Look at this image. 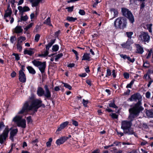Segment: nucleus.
Segmentation results:
<instances>
[{
  "instance_id": "1",
  "label": "nucleus",
  "mask_w": 153,
  "mask_h": 153,
  "mask_svg": "<svg viewBox=\"0 0 153 153\" xmlns=\"http://www.w3.org/2000/svg\"><path fill=\"white\" fill-rule=\"evenodd\" d=\"M42 101L39 100L31 99L25 102L22 109L18 112L19 114H22L26 112L28 110L36 111L38 108L41 106Z\"/></svg>"
},
{
  "instance_id": "2",
  "label": "nucleus",
  "mask_w": 153,
  "mask_h": 153,
  "mask_svg": "<svg viewBox=\"0 0 153 153\" xmlns=\"http://www.w3.org/2000/svg\"><path fill=\"white\" fill-rule=\"evenodd\" d=\"M140 102L139 101L134 106L129 109L130 114L128 117L129 119L132 120L134 118L136 117L142 108L140 106Z\"/></svg>"
},
{
  "instance_id": "3",
  "label": "nucleus",
  "mask_w": 153,
  "mask_h": 153,
  "mask_svg": "<svg viewBox=\"0 0 153 153\" xmlns=\"http://www.w3.org/2000/svg\"><path fill=\"white\" fill-rule=\"evenodd\" d=\"M127 22L123 17L118 18L114 22V25L116 28L123 29L126 27Z\"/></svg>"
},
{
  "instance_id": "4",
  "label": "nucleus",
  "mask_w": 153,
  "mask_h": 153,
  "mask_svg": "<svg viewBox=\"0 0 153 153\" xmlns=\"http://www.w3.org/2000/svg\"><path fill=\"white\" fill-rule=\"evenodd\" d=\"M13 121L19 126L24 128L26 127V120L24 119H22L21 116H16L13 118Z\"/></svg>"
},
{
  "instance_id": "5",
  "label": "nucleus",
  "mask_w": 153,
  "mask_h": 153,
  "mask_svg": "<svg viewBox=\"0 0 153 153\" xmlns=\"http://www.w3.org/2000/svg\"><path fill=\"white\" fill-rule=\"evenodd\" d=\"M32 63L35 66L38 67L42 73L45 72L46 68V62H42L37 60H34L32 61Z\"/></svg>"
},
{
  "instance_id": "6",
  "label": "nucleus",
  "mask_w": 153,
  "mask_h": 153,
  "mask_svg": "<svg viewBox=\"0 0 153 153\" xmlns=\"http://www.w3.org/2000/svg\"><path fill=\"white\" fill-rule=\"evenodd\" d=\"M122 11L123 16L127 18L130 22L133 23L134 21V17L128 9L122 8Z\"/></svg>"
},
{
  "instance_id": "7",
  "label": "nucleus",
  "mask_w": 153,
  "mask_h": 153,
  "mask_svg": "<svg viewBox=\"0 0 153 153\" xmlns=\"http://www.w3.org/2000/svg\"><path fill=\"white\" fill-rule=\"evenodd\" d=\"M139 39L142 42H148L150 39V36L148 33L141 32L139 36Z\"/></svg>"
},
{
  "instance_id": "8",
  "label": "nucleus",
  "mask_w": 153,
  "mask_h": 153,
  "mask_svg": "<svg viewBox=\"0 0 153 153\" xmlns=\"http://www.w3.org/2000/svg\"><path fill=\"white\" fill-rule=\"evenodd\" d=\"M68 140V138L66 136L62 137L57 139L56 142V143L57 146H59L63 144Z\"/></svg>"
},
{
  "instance_id": "9",
  "label": "nucleus",
  "mask_w": 153,
  "mask_h": 153,
  "mask_svg": "<svg viewBox=\"0 0 153 153\" xmlns=\"http://www.w3.org/2000/svg\"><path fill=\"white\" fill-rule=\"evenodd\" d=\"M131 126V122L126 121L122 122L121 128L123 130L128 129Z\"/></svg>"
},
{
  "instance_id": "10",
  "label": "nucleus",
  "mask_w": 153,
  "mask_h": 153,
  "mask_svg": "<svg viewBox=\"0 0 153 153\" xmlns=\"http://www.w3.org/2000/svg\"><path fill=\"white\" fill-rule=\"evenodd\" d=\"M44 88L45 91H44L43 95L45 97L48 98H50L51 97V94L50 91L48 88V86L47 85H45L44 86Z\"/></svg>"
},
{
  "instance_id": "11",
  "label": "nucleus",
  "mask_w": 153,
  "mask_h": 153,
  "mask_svg": "<svg viewBox=\"0 0 153 153\" xmlns=\"http://www.w3.org/2000/svg\"><path fill=\"white\" fill-rule=\"evenodd\" d=\"M19 80L22 82H25L26 81V77L25 74L22 70L19 71Z\"/></svg>"
},
{
  "instance_id": "12",
  "label": "nucleus",
  "mask_w": 153,
  "mask_h": 153,
  "mask_svg": "<svg viewBox=\"0 0 153 153\" xmlns=\"http://www.w3.org/2000/svg\"><path fill=\"white\" fill-rule=\"evenodd\" d=\"M142 97L139 94H134L132 95L131 97L128 99V100L130 101H137V100H140Z\"/></svg>"
},
{
  "instance_id": "13",
  "label": "nucleus",
  "mask_w": 153,
  "mask_h": 153,
  "mask_svg": "<svg viewBox=\"0 0 153 153\" xmlns=\"http://www.w3.org/2000/svg\"><path fill=\"white\" fill-rule=\"evenodd\" d=\"M18 9L20 12L23 13L25 12L29 11L30 9L27 6H24L23 7L21 6H19L18 7Z\"/></svg>"
},
{
  "instance_id": "14",
  "label": "nucleus",
  "mask_w": 153,
  "mask_h": 153,
  "mask_svg": "<svg viewBox=\"0 0 153 153\" xmlns=\"http://www.w3.org/2000/svg\"><path fill=\"white\" fill-rule=\"evenodd\" d=\"M69 123V122H68L66 121L62 123L59 126L58 128L57 131H60L62 129H64L67 126Z\"/></svg>"
},
{
  "instance_id": "15",
  "label": "nucleus",
  "mask_w": 153,
  "mask_h": 153,
  "mask_svg": "<svg viewBox=\"0 0 153 153\" xmlns=\"http://www.w3.org/2000/svg\"><path fill=\"white\" fill-rule=\"evenodd\" d=\"M8 134H0V143L3 144L6 141Z\"/></svg>"
},
{
  "instance_id": "16",
  "label": "nucleus",
  "mask_w": 153,
  "mask_h": 153,
  "mask_svg": "<svg viewBox=\"0 0 153 153\" xmlns=\"http://www.w3.org/2000/svg\"><path fill=\"white\" fill-rule=\"evenodd\" d=\"M136 46L137 48L136 52L140 54H142L144 51L143 48L139 44H137Z\"/></svg>"
},
{
  "instance_id": "17",
  "label": "nucleus",
  "mask_w": 153,
  "mask_h": 153,
  "mask_svg": "<svg viewBox=\"0 0 153 153\" xmlns=\"http://www.w3.org/2000/svg\"><path fill=\"white\" fill-rule=\"evenodd\" d=\"M44 91L43 88L39 87L37 89V95L39 96H42L43 95Z\"/></svg>"
},
{
  "instance_id": "18",
  "label": "nucleus",
  "mask_w": 153,
  "mask_h": 153,
  "mask_svg": "<svg viewBox=\"0 0 153 153\" xmlns=\"http://www.w3.org/2000/svg\"><path fill=\"white\" fill-rule=\"evenodd\" d=\"M33 49L30 48V50L25 49L24 52V54H28L31 56L34 53V52L33 51Z\"/></svg>"
},
{
  "instance_id": "19",
  "label": "nucleus",
  "mask_w": 153,
  "mask_h": 153,
  "mask_svg": "<svg viewBox=\"0 0 153 153\" xmlns=\"http://www.w3.org/2000/svg\"><path fill=\"white\" fill-rule=\"evenodd\" d=\"M23 29L21 26H17L14 28L13 32L16 33H19L22 32Z\"/></svg>"
},
{
  "instance_id": "20",
  "label": "nucleus",
  "mask_w": 153,
  "mask_h": 153,
  "mask_svg": "<svg viewBox=\"0 0 153 153\" xmlns=\"http://www.w3.org/2000/svg\"><path fill=\"white\" fill-rule=\"evenodd\" d=\"M42 0H29L30 2L32 3V6L33 7L37 6L39 2Z\"/></svg>"
},
{
  "instance_id": "21",
  "label": "nucleus",
  "mask_w": 153,
  "mask_h": 153,
  "mask_svg": "<svg viewBox=\"0 0 153 153\" xmlns=\"http://www.w3.org/2000/svg\"><path fill=\"white\" fill-rule=\"evenodd\" d=\"M12 11L11 10L8 8L7 10H6L5 12V13L4 14V19H6L7 17H10V15L12 13Z\"/></svg>"
},
{
  "instance_id": "22",
  "label": "nucleus",
  "mask_w": 153,
  "mask_h": 153,
  "mask_svg": "<svg viewBox=\"0 0 153 153\" xmlns=\"http://www.w3.org/2000/svg\"><path fill=\"white\" fill-rule=\"evenodd\" d=\"M27 68L29 72L31 74H34L36 73V71L31 66H28Z\"/></svg>"
},
{
  "instance_id": "23",
  "label": "nucleus",
  "mask_w": 153,
  "mask_h": 153,
  "mask_svg": "<svg viewBox=\"0 0 153 153\" xmlns=\"http://www.w3.org/2000/svg\"><path fill=\"white\" fill-rule=\"evenodd\" d=\"M146 113L148 117H153V110L147 111Z\"/></svg>"
},
{
  "instance_id": "24",
  "label": "nucleus",
  "mask_w": 153,
  "mask_h": 153,
  "mask_svg": "<svg viewBox=\"0 0 153 153\" xmlns=\"http://www.w3.org/2000/svg\"><path fill=\"white\" fill-rule=\"evenodd\" d=\"M90 54L86 53L84 54V55L82 56V60H90Z\"/></svg>"
},
{
  "instance_id": "25",
  "label": "nucleus",
  "mask_w": 153,
  "mask_h": 153,
  "mask_svg": "<svg viewBox=\"0 0 153 153\" xmlns=\"http://www.w3.org/2000/svg\"><path fill=\"white\" fill-rule=\"evenodd\" d=\"M44 23L50 26H52L51 23V19L50 17H48L44 22Z\"/></svg>"
},
{
  "instance_id": "26",
  "label": "nucleus",
  "mask_w": 153,
  "mask_h": 153,
  "mask_svg": "<svg viewBox=\"0 0 153 153\" xmlns=\"http://www.w3.org/2000/svg\"><path fill=\"white\" fill-rule=\"evenodd\" d=\"M25 38L23 36H20L18 38V43H20L25 40Z\"/></svg>"
},
{
  "instance_id": "27",
  "label": "nucleus",
  "mask_w": 153,
  "mask_h": 153,
  "mask_svg": "<svg viewBox=\"0 0 153 153\" xmlns=\"http://www.w3.org/2000/svg\"><path fill=\"white\" fill-rule=\"evenodd\" d=\"M59 48V46L58 45H55L53 46L52 50L53 51H57Z\"/></svg>"
},
{
  "instance_id": "28",
  "label": "nucleus",
  "mask_w": 153,
  "mask_h": 153,
  "mask_svg": "<svg viewBox=\"0 0 153 153\" xmlns=\"http://www.w3.org/2000/svg\"><path fill=\"white\" fill-rule=\"evenodd\" d=\"M152 24H147L146 25V28L149 30V31L151 33L152 32Z\"/></svg>"
},
{
  "instance_id": "29",
  "label": "nucleus",
  "mask_w": 153,
  "mask_h": 153,
  "mask_svg": "<svg viewBox=\"0 0 153 153\" xmlns=\"http://www.w3.org/2000/svg\"><path fill=\"white\" fill-rule=\"evenodd\" d=\"M67 19L70 22H74L77 19L76 18H73L72 17H68L67 18Z\"/></svg>"
},
{
  "instance_id": "30",
  "label": "nucleus",
  "mask_w": 153,
  "mask_h": 153,
  "mask_svg": "<svg viewBox=\"0 0 153 153\" xmlns=\"http://www.w3.org/2000/svg\"><path fill=\"white\" fill-rule=\"evenodd\" d=\"M63 56V54L62 53H61L59 54H58L57 55L54 56L55 57V59L56 61H57L58 60V59L62 57Z\"/></svg>"
},
{
  "instance_id": "31",
  "label": "nucleus",
  "mask_w": 153,
  "mask_h": 153,
  "mask_svg": "<svg viewBox=\"0 0 153 153\" xmlns=\"http://www.w3.org/2000/svg\"><path fill=\"white\" fill-rule=\"evenodd\" d=\"M28 19V17L27 15H25L24 16H21L20 19L21 21H26Z\"/></svg>"
},
{
  "instance_id": "32",
  "label": "nucleus",
  "mask_w": 153,
  "mask_h": 153,
  "mask_svg": "<svg viewBox=\"0 0 153 153\" xmlns=\"http://www.w3.org/2000/svg\"><path fill=\"white\" fill-rule=\"evenodd\" d=\"M10 130H11L10 134H16L18 132V129L16 128H12Z\"/></svg>"
},
{
  "instance_id": "33",
  "label": "nucleus",
  "mask_w": 153,
  "mask_h": 153,
  "mask_svg": "<svg viewBox=\"0 0 153 153\" xmlns=\"http://www.w3.org/2000/svg\"><path fill=\"white\" fill-rule=\"evenodd\" d=\"M110 10L111 13L112 12L114 13V17H115L117 16L118 14V12L117 10L114 9H111Z\"/></svg>"
},
{
  "instance_id": "34",
  "label": "nucleus",
  "mask_w": 153,
  "mask_h": 153,
  "mask_svg": "<svg viewBox=\"0 0 153 153\" xmlns=\"http://www.w3.org/2000/svg\"><path fill=\"white\" fill-rule=\"evenodd\" d=\"M126 34L128 37L130 38L133 34V33L132 32H127L126 33Z\"/></svg>"
},
{
  "instance_id": "35",
  "label": "nucleus",
  "mask_w": 153,
  "mask_h": 153,
  "mask_svg": "<svg viewBox=\"0 0 153 153\" xmlns=\"http://www.w3.org/2000/svg\"><path fill=\"white\" fill-rule=\"evenodd\" d=\"M122 46L124 48H128L129 46V43L127 42L126 43H123L121 44Z\"/></svg>"
},
{
  "instance_id": "36",
  "label": "nucleus",
  "mask_w": 153,
  "mask_h": 153,
  "mask_svg": "<svg viewBox=\"0 0 153 153\" xmlns=\"http://www.w3.org/2000/svg\"><path fill=\"white\" fill-rule=\"evenodd\" d=\"M17 48L19 52L21 51L22 50V47L20 43H18L17 45Z\"/></svg>"
},
{
  "instance_id": "37",
  "label": "nucleus",
  "mask_w": 153,
  "mask_h": 153,
  "mask_svg": "<svg viewBox=\"0 0 153 153\" xmlns=\"http://www.w3.org/2000/svg\"><path fill=\"white\" fill-rule=\"evenodd\" d=\"M13 55L15 56V60L18 61L19 60L20 57L18 54L16 53H13L12 54Z\"/></svg>"
},
{
  "instance_id": "38",
  "label": "nucleus",
  "mask_w": 153,
  "mask_h": 153,
  "mask_svg": "<svg viewBox=\"0 0 153 153\" xmlns=\"http://www.w3.org/2000/svg\"><path fill=\"white\" fill-rule=\"evenodd\" d=\"M33 25V23H31L25 27V29L26 30H27L29 29L30 28L32 27V26Z\"/></svg>"
},
{
  "instance_id": "39",
  "label": "nucleus",
  "mask_w": 153,
  "mask_h": 153,
  "mask_svg": "<svg viewBox=\"0 0 153 153\" xmlns=\"http://www.w3.org/2000/svg\"><path fill=\"white\" fill-rule=\"evenodd\" d=\"M150 66V64L148 62L146 61L144 62L143 66L146 68L149 67Z\"/></svg>"
},
{
  "instance_id": "40",
  "label": "nucleus",
  "mask_w": 153,
  "mask_h": 153,
  "mask_svg": "<svg viewBox=\"0 0 153 153\" xmlns=\"http://www.w3.org/2000/svg\"><path fill=\"white\" fill-rule=\"evenodd\" d=\"M54 43V42H53L52 43H50L48 44L46 46V50L48 51L49 49V48L51 47V45H52V44Z\"/></svg>"
},
{
  "instance_id": "41",
  "label": "nucleus",
  "mask_w": 153,
  "mask_h": 153,
  "mask_svg": "<svg viewBox=\"0 0 153 153\" xmlns=\"http://www.w3.org/2000/svg\"><path fill=\"white\" fill-rule=\"evenodd\" d=\"M9 132V129L8 126H6L4 131L2 134H8Z\"/></svg>"
},
{
  "instance_id": "42",
  "label": "nucleus",
  "mask_w": 153,
  "mask_h": 153,
  "mask_svg": "<svg viewBox=\"0 0 153 153\" xmlns=\"http://www.w3.org/2000/svg\"><path fill=\"white\" fill-rule=\"evenodd\" d=\"M40 37V35L39 34H36V35L35 37V40L36 42H37L38 41L39 38Z\"/></svg>"
},
{
  "instance_id": "43",
  "label": "nucleus",
  "mask_w": 153,
  "mask_h": 153,
  "mask_svg": "<svg viewBox=\"0 0 153 153\" xmlns=\"http://www.w3.org/2000/svg\"><path fill=\"white\" fill-rule=\"evenodd\" d=\"M88 102V100H85L84 99L83 100L82 103L85 107H86L87 106V105Z\"/></svg>"
},
{
  "instance_id": "44",
  "label": "nucleus",
  "mask_w": 153,
  "mask_h": 153,
  "mask_svg": "<svg viewBox=\"0 0 153 153\" xmlns=\"http://www.w3.org/2000/svg\"><path fill=\"white\" fill-rule=\"evenodd\" d=\"M111 74V70L109 69H107V73L106 75V77H108L110 76Z\"/></svg>"
},
{
  "instance_id": "45",
  "label": "nucleus",
  "mask_w": 153,
  "mask_h": 153,
  "mask_svg": "<svg viewBox=\"0 0 153 153\" xmlns=\"http://www.w3.org/2000/svg\"><path fill=\"white\" fill-rule=\"evenodd\" d=\"M64 86L66 88H68L69 90H71V87L67 83H64Z\"/></svg>"
},
{
  "instance_id": "46",
  "label": "nucleus",
  "mask_w": 153,
  "mask_h": 153,
  "mask_svg": "<svg viewBox=\"0 0 153 153\" xmlns=\"http://www.w3.org/2000/svg\"><path fill=\"white\" fill-rule=\"evenodd\" d=\"M48 54V51L46 50L45 52L43 53L40 56H43L44 57H45Z\"/></svg>"
},
{
  "instance_id": "47",
  "label": "nucleus",
  "mask_w": 153,
  "mask_h": 153,
  "mask_svg": "<svg viewBox=\"0 0 153 153\" xmlns=\"http://www.w3.org/2000/svg\"><path fill=\"white\" fill-rule=\"evenodd\" d=\"M109 106L110 107H113L115 108L117 107L114 102L110 103L109 104Z\"/></svg>"
},
{
  "instance_id": "48",
  "label": "nucleus",
  "mask_w": 153,
  "mask_h": 153,
  "mask_svg": "<svg viewBox=\"0 0 153 153\" xmlns=\"http://www.w3.org/2000/svg\"><path fill=\"white\" fill-rule=\"evenodd\" d=\"M39 142V140L38 139H36L34 140H32L31 141V143L32 144H34L35 143H37ZM35 146H37V143H36L35 145Z\"/></svg>"
},
{
  "instance_id": "49",
  "label": "nucleus",
  "mask_w": 153,
  "mask_h": 153,
  "mask_svg": "<svg viewBox=\"0 0 153 153\" xmlns=\"http://www.w3.org/2000/svg\"><path fill=\"white\" fill-rule=\"evenodd\" d=\"M74 8V7L73 6L72 7H70L66 8V9H68V11L69 12H71L73 10Z\"/></svg>"
},
{
  "instance_id": "50",
  "label": "nucleus",
  "mask_w": 153,
  "mask_h": 153,
  "mask_svg": "<svg viewBox=\"0 0 153 153\" xmlns=\"http://www.w3.org/2000/svg\"><path fill=\"white\" fill-rule=\"evenodd\" d=\"M110 115L113 118L116 119L118 118V116L117 115L115 114L112 113Z\"/></svg>"
},
{
  "instance_id": "51",
  "label": "nucleus",
  "mask_w": 153,
  "mask_h": 153,
  "mask_svg": "<svg viewBox=\"0 0 153 153\" xmlns=\"http://www.w3.org/2000/svg\"><path fill=\"white\" fill-rule=\"evenodd\" d=\"M16 135V134H10V136L9 138L12 142H14L13 137L14 136H15Z\"/></svg>"
},
{
  "instance_id": "52",
  "label": "nucleus",
  "mask_w": 153,
  "mask_h": 153,
  "mask_svg": "<svg viewBox=\"0 0 153 153\" xmlns=\"http://www.w3.org/2000/svg\"><path fill=\"white\" fill-rule=\"evenodd\" d=\"M148 73L151 74L153 73V67H151L149 70Z\"/></svg>"
},
{
  "instance_id": "53",
  "label": "nucleus",
  "mask_w": 153,
  "mask_h": 153,
  "mask_svg": "<svg viewBox=\"0 0 153 153\" xmlns=\"http://www.w3.org/2000/svg\"><path fill=\"white\" fill-rule=\"evenodd\" d=\"M79 13L80 15H85V11L82 10H79Z\"/></svg>"
},
{
  "instance_id": "54",
  "label": "nucleus",
  "mask_w": 153,
  "mask_h": 153,
  "mask_svg": "<svg viewBox=\"0 0 153 153\" xmlns=\"http://www.w3.org/2000/svg\"><path fill=\"white\" fill-rule=\"evenodd\" d=\"M151 93L149 91H147L146 94V96L147 98H149L150 97Z\"/></svg>"
},
{
  "instance_id": "55",
  "label": "nucleus",
  "mask_w": 153,
  "mask_h": 153,
  "mask_svg": "<svg viewBox=\"0 0 153 153\" xmlns=\"http://www.w3.org/2000/svg\"><path fill=\"white\" fill-rule=\"evenodd\" d=\"M100 151L99 149H96L93 151L91 153H100Z\"/></svg>"
},
{
  "instance_id": "56",
  "label": "nucleus",
  "mask_w": 153,
  "mask_h": 153,
  "mask_svg": "<svg viewBox=\"0 0 153 153\" xmlns=\"http://www.w3.org/2000/svg\"><path fill=\"white\" fill-rule=\"evenodd\" d=\"M124 76L125 78L127 79L129 78V74L128 73H125L124 74Z\"/></svg>"
},
{
  "instance_id": "57",
  "label": "nucleus",
  "mask_w": 153,
  "mask_h": 153,
  "mask_svg": "<svg viewBox=\"0 0 153 153\" xmlns=\"http://www.w3.org/2000/svg\"><path fill=\"white\" fill-rule=\"evenodd\" d=\"M148 74L149 73H147V74H146L144 76V78L146 79V80L150 79L149 75H148Z\"/></svg>"
},
{
  "instance_id": "58",
  "label": "nucleus",
  "mask_w": 153,
  "mask_h": 153,
  "mask_svg": "<svg viewBox=\"0 0 153 153\" xmlns=\"http://www.w3.org/2000/svg\"><path fill=\"white\" fill-rule=\"evenodd\" d=\"M95 2L93 4V7H95L97 4L99 2L98 0H95Z\"/></svg>"
},
{
  "instance_id": "59",
  "label": "nucleus",
  "mask_w": 153,
  "mask_h": 153,
  "mask_svg": "<svg viewBox=\"0 0 153 153\" xmlns=\"http://www.w3.org/2000/svg\"><path fill=\"white\" fill-rule=\"evenodd\" d=\"M27 122L28 123H31L32 122V120L30 117H28L27 118Z\"/></svg>"
},
{
  "instance_id": "60",
  "label": "nucleus",
  "mask_w": 153,
  "mask_h": 153,
  "mask_svg": "<svg viewBox=\"0 0 153 153\" xmlns=\"http://www.w3.org/2000/svg\"><path fill=\"white\" fill-rule=\"evenodd\" d=\"M72 123L73 125L75 126H78V122L74 120H72Z\"/></svg>"
},
{
  "instance_id": "61",
  "label": "nucleus",
  "mask_w": 153,
  "mask_h": 153,
  "mask_svg": "<svg viewBox=\"0 0 153 153\" xmlns=\"http://www.w3.org/2000/svg\"><path fill=\"white\" fill-rule=\"evenodd\" d=\"M127 59L131 62H133L134 61V59H131L129 56L128 57Z\"/></svg>"
},
{
  "instance_id": "62",
  "label": "nucleus",
  "mask_w": 153,
  "mask_h": 153,
  "mask_svg": "<svg viewBox=\"0 0 153 153\" xmlns=\"http://www.w3.org/2000/svg\"><path fill=\"white\" fill-rule=\"evenodd\" d=\"M120 56L121 58H123L124 59H127L128 57L126 55L123 54H121L120 55Z\"/></svg>"
},
{
  "instance_id": "63",
  "label": "nucleus",
  "mask_w": 153,
  "mask_h": 153,
  "mask_svg": "<svg viewBox=\"0 0 153 153\" xmlns=\"http://www.w3.org/2000/svg\"><path fill=\"white\" fill-rule=\"evenodd\" d=\"M153 82V80L152 79H150V80L149 81V83L148 85V87H149L150 86L152 83Z\"/></svg>"
},
{
  "instance_id": "64",
  "label": "nucleus",
  "mask_w": 153,
  "mask_h": 153,
  "mask_svg": "<svg viewBox=\"0 0 153 153\" xmlns=\"http://www.w3.org/2000/svg\"><path fill=\"white\" fill-rule=\"evenodd\" d=\"M151 53H152L151 51H149L148 54L147 56L146 57L147 59H148L150 57L151 55Z\"/></svg>"
}]
</instances>
